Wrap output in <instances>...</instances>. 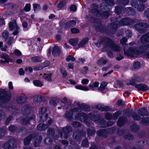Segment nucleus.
Wrapping results in <instances>:
<instances>
[{
	"instance_id": "bb28decb",
	"label": "nucleus",
	"mask_w": 149,
	"mask_h": 149,
	"mask_svg": "<svg viewBox=\"0 0 149 149\" xmlns=\"http://www.w3.org/2000/svg\"><path fill=\"white\" fill-rule=\"evenodd\" d=\"M97 6L95 4H93L91 7L90 12L93 13H95L97 11Z\"/></svg>"
},
{
	"instance_id": "f257e3e1",
	"label": "nucleus",
	"mask_w": 149,
	"mask_h": 149,
	"mask_svg": "<svg viewBox=\"0 0 149 149\" xmlns=\"http://www.w3.org/2000/svg\"><path fill=\"white\" fill-rule=\"evenodd\" d=\"M81 110L80 107H77L71 109L69 112H66L65 116L68 120H72L73 119L79 120L81 122H85L87 119V116L82 113H78Z\"/></svg>"
},
{
	"instance_id": "774afa93",
	"label": "nucleus",
	"mask_w": 149,
	"mask_h": 149,
	"mask_svg": "<svg viewBox=\"0 0 149 149\" xmlns=\"http://www.w3.org/2000/svg\"><path fill=\"white\" fill-rule=\"evenodd\" d=\"M116 104L118 106L123 105L125 104V102L123 101L119 100L118 101Z\"/></svg>"
},
{
	"instance_id": "aec40b11",
	"label": "nucleus",
	"mask_w": 149,
	"mask_h": 149,
	"mask_svg": "<svg viewBox=\"0 0 149 149\" xmlns=\"http://www.w3.org/2000/svg\"><path fill=\"white\" fill-rule=\"evenodd\" d=\"M52 73L44 74L43 75V78L47 81H52Z\"/></svg>"
},
{
	"instance_id": "7ed1b4c3",
	"label": "nucleus",
	"mask_w": 149,
	"mask_h": 149,
	"mask_svg": "<svg viewBox=\"0 0 149 149\" xmlns=\"http://www.w3.org/2000/svg\"><path fill=\"white\" fill-rule=\"evenodd\" d=\"M124 53L125 55L130 57H137L141 52L138 51L136 48H130L128 50L126 51L125 48H123Z\"/></svg>"
},
{
	"instance_id": "0eeeda50",
	"label": "nucleus",
	"mask_w": 149,
	"mask_h": 149,
	"mask_svg": "<svg viewBox=\"0 0 149 149\" xmlns=\"http://www.w3.org/2000/svg\"><path fill=\"white\" fill-rule=\"evenodd\" d=\"M72 128L70 126H68L66 127L62 128L61 130H60L58 132L60 133L62 138H67L68 137L67 134L71 131Z\"/></svg>"
},
{
	"instance_id": "e2e57ef3",
	"label": "nucleus",
	"mask_w": 149,
	"mask_h": 149,
	"mask_svg": "<svg viewBox=\"0 0 149 149\" xmlns=\"http://www.w3.org/2000/svg\"><path fill=\"white\" fill-rule=\"evenodd\" d=\"M24 100L23 97L20 96L18 97L17 100V102L21 104L23 102V101Z\"/></svg>"
},
{
	"instance_id": "5701e85b",
	"label": "nucleus",
	"mask_w": 149,
	"mask_h": 149,
	"mask_svg": "<svg viewBox=\"0 0 149 149\" xmlns=\"http://www.w3.org/2000/svg\"><path fill=\"white\" fill-rule=\"evenodd\" d=\"M78 41V39H72L70 40L69 42L70 45L74 46L77 44Z\"/></svg>"
},
{
	"instance_id": "6e6d98bb",
	"label": "nucleus",
	"mask_w": 149,
	"mask_h": 149,
	"mask_svg": "<svg viewBox=\"0 0 149 149\" xmlns=\"http://www.w3.org/2000/svg\"><path fill=\"white\" fill-rule=\"evenodd\" d=\"M44 141L45 143L47 144H51L52 143V140L49 138H46Z\"/></svg>"
},
{
	"instance_id": "e433bc0d",
	"label": "nucleus",
	"mask_w": 149,
	"mask_h": 149,
	"mask_svg": "<svg viewBox=\"0 0 149 149\" xmlns=\"http://www.w3.org/2000/svg\"><path fill=\"white\" fill-rule=\"evenodd\" d=\"M42 115L43 116L42 117L41 116H39L40 121L42 122L45 121L48 117V115L47 113L42 114Z\"/></svg>"
},
{
	"instance_id": "f704fd0d",
	"label": "nucleus",
	"mask_w": 149,
	"mask_h": 149,
	"mask_svg": "<svg viewBox=\"0 0 149 149\" xmlns=\"http://www.w3.org/2000/svg\"><path fill=\"white\" fill-rule=\"evenodd\" d=\"M42 140V137L40 136H39L38 137V139H37L35 142L34 143V146H38L40 145V142Z\"/></svg>"
},
{
	"instance_id": "4d7b16f0",
	"label": "nucleus",
	"mask_w": 149,
	"mask_h": 149,
	"mask_svg": "<svg viewBox=\"0 0 149 149\" xmlns=\"http://www.w3.org/2000/svg\"><path fill=\"white\" fill-rule=\"evenodd\" d=\"M71 30L72 33H79V29L75 28H72L71 29Z\"/></svg>"
},
{
	"instance_id": "473e14b6",
	"label": "nucleus",
	"mask_w": 149,
	"mask_h": 149,
	"mask_svg": "<svg viewBox=\"0 0 149 149\" xmlns=\"http://www.w3.org/2000/svg\"><path fill=\"white\" fill-rule=\"evenodd\" d=\"M68 1V0H63V1L60 3L58 5V7L59 8L63 7L65 5L66 3Z\"/></svg>"
},
{
	"instance_id": "72a5a7b5",
	"label": "nucleus",
	"mask_w": 149,
	"mask_h": 149,
	"mask_svg": "<svg viewBox=\"0 0 149 149\" xmlns=\"http://www.w3.org/2000/svg\"><path fill=\"white\" fill-rule=\"evenodd\" d=\"M108 131H106L104 130H100L97 132V134L99 136H105L104 135L107 133Z\"/></svg>"
},
{
	"instance_id": "13d9d810",
	"label": "nucleus",
	"mask_w": 149,
	"mask_h": 149,
	"mask_svg": "<svg viewBox=\"0 0 149 149\" xmlns=\"http://www.w3.org/2000/svg\"><path fill=\"white\" fill-rule=\"evenodd\" d=\"M124 138L126 139H127L129 140H131L133 139V136L131 135H127L125 136Z\"/></svg>"
},
{
	"instance_id": "79ce46f5",
	"label": "nucleus",
	"mask_w": 149,
	"mask_h": 149,
	"mask_svg": "<svg viewBox=\"0 0 149 149\" xmlns=\"http://www.w3.org/2000/svg\"><path fill=\"white\" fill-rule=\"evenodd\" d=\"M133 66L135 69H139L140 67V64L139 62H135L133 63Z\"/></svg>"
},
{
	"instance_id": "20e7f679",
	"label": "nucleus",
	"mask_w": 149,
	"mask_h": 149,
	"mask_svg": "<svg viewBox=\"0 0 149 149\" xmlns=\"http://www.w3.org/2000/svg\"><path fill=\"white\" fill-rule=\"evenodd\" d=\"M9 26L10 30H14V31L13 33V34L14 35L17 34L20 30V28L17 25L15 20H12L9 24Z\"/></svg>"
},
{
	"instance_id": "49530a36",
	"label": "nucleus",
	"mask_w": 149,
	"mask_h": 149,
	"mask_svg": "<svg viewBox=\"0 0 149 149\" xmlns=\"http://www.w3.org/2000/svg\"><path fill=\"white\" fill-rule=\"evenodd\" d=\"M13 38L11 37H10L8 38V40H7V43L8 45H10L13 43Z\"/></svg>"
},
{
	"instance_id": "3c124183",
	"label": "nucleus",
	"mask_w": 149,
	"mask_h": 149,
	"mask_svg": "<svg viewBox=\"0 0 149 149\" xmlns=\"http://www.w3.org/2000/svg\"><path fill=\"white\" fill-rule=\"evenodd\" d=\"M25 70L27 73H29L32 72L33 69L30 67H27L25 68Z\"/></svg>"
},
{
	"instance_id": "4468645a",
	"label": "nucleus",
	"mask_w": 149,
	"mask_h": 149,
	"mask_svg": "<svg viewBox=\"0 0 149 149\" xmlns=\"http://www.w3.org/2000/svg\"><path fill=\"white\" fill-rule=\"evenodd\" d=\"M35 118V116L34 115H33L31 116L29 118H26L25 119L22 120L21 121V123L24 125H26L29 123V121L32 120Z\"/></svg>"
},
{
	"instance_id": "603ef678",
	"label": "nucleus",
	"mask_w": 149,
	"mask_h": 149,
	"mask_svg": "<svg viewBox=\"0 0 149 149\" xmlns=\"http://www.w3.org/2000/svg\"><path fill=\"white\" fill-rule=\"evenodd\" d=\"M26 12H28L31 9V5L29 4H26L24 8Z\"/></svg>"
},
{
	"instance_id": "5fc2aeb1",
	"label": "nucleus",
	"mask_w": 149,
	"mask_h": 149,
	"mask_svg": "<svg viewBox=\"0 0 149 149\" xmlns=\"http://www.w3.org/2000/svg\"><path fill=\"white\" fill-rule=\"evenodd\" d=\"M14 5L11 3L7 4L5 6V8H12L14 7Z\"/></svg>"
},
{
	"instance_id": "052dcab7",
	"label": "nucleus",
	"mask_w": 149,
	"mask_h": 149,
	"mask_svg": "<svg viewBox=\"0 0 149 149\" xmlns=\"http://www.w3.org/2000/svg\"><path fill=\"white\" fill-rule=\"evenodd\" d=\"M135 84V80L133 79H132L129 81V82L127 83V84L128 85H134Z\"/></svg>"
},
{
	"instance_id": "338daca9",
	"label": "nucleus",
	"mask_w": 149,
	"mask_h": 149,
	"mask_svg": "<svg viewBox=\"0 0 149 149\" xmlns=\"http://www.w3.org/2000/svg\"><path fill=\"white\" fill-rule=\"evenodd\" d=\"M50 104L53 106H56L57 104V102L54 100H52L50 101Z\"/></svg>"
},
{
	"instance_id": "393cba45",
	"label": "nucleus",
	"mask_w": 149,
	"mask_h": 149,
	"mask_svg": "<svg viewBox=\"0 0 149 149\" xmlns=\"http://www.w3.org/2000/svg\"><path fill=\"white\" fill-rule=\"evenodd\" d=\"M32 136L29 135L28 137L25 138L24 140V144L25 145H27L30 143L31 140L32 138Z\"/></svg>"
},
{
	"instance_id": "412c9836",
	"label": "nucleus",
	"mask_w": 149,
	"mask_h": 149,
	"mask_svg": "<svg viewBox=\"0 0 149 149\" xmlns=\"http://www.w3.org/2000/svg\"><path fill=\"white\" fill-rule=\"evenodd\" d=\"M88 39L85 38L82 39L81 41L79 44L78 46L79 47H83L88 42Z\"/></svg>"
},
{
	"instance_id": "f03ea898",
	"label": "nucleus",
	"mask_w": 149,
	"mask_h": 149,
	"mask_svg": "<svg viewBox=\"0 0 149 149\" xmlns=\"http://www.w3.org/2000/svg\"><path fill=\"white\" fill-rule=\"evenodd\" d=\"M100 43L104 44V50H106L105 48L108 50L111 49L115 52H119L121 50V48L119 46L116 45L111 40L107 37L104 38Z\"/></svg>"
},
{
	"instance_id": "864d4df0",
	"label": "nucleus",
	"mask_w": 149,
	"mask_h": 149,
	"mask_svg": "<svg viewBox=\"0 0 149 149\" xmlns=\"http://www.w3.org/2000/svg\"><path fill=\"white\" fill-rule=\"evenodd\" d=\"M61 72L63 77H65L67 75V73L65 69L62 68L61 69Z\"/></svg>"
},
{
	"instance_id": "37998d69",
	"label": "nucleus",
	"mask_w": 149,
	"mask_h": 149,
	"mask_svg": "<svg viewBox=\"0 0 149 149\" xmlns=\"http://www.w3.org/2000/svg\"><path fill=\"white\" fill-rule=\"evenodd\" d=\"M121 113L122 112L121 111H119L116 112L113 115V118H114V119H116L117 118L118 116L121 114Z\"/></svg>"
},
{
	"instance_id": "8fccbe9b",
	"label": "nucleus",
	"mask_w": 149,
	"mask_h": 149,
	"mask_svg": "<svg viewBox=\"0 0 149 149\" xmlns=\"http://www.w3.org/2000/svg\"><path fill=\"white\" fill-rule=\"evenodd\" d=\"M82 146L84 147H86L88 145V143L87 139H84L82 143Z\"/></svg>"
},
{
	"instance_id": "a211bd4d",
	"label": "nucleus",
	"mask_w": 149,
	"mask_h": 149,
	"mask_svg": "<svg viewBox=\"0 0 149 149\" xmlns=\"http://www.w3.org/2000/svg\"><path fill=\"white\" fill-rule=\"evenodd\" d=\"M126 120L125 118L121 117L118 120L117 122V125L119 126H121L125 124Z\"/></svg>"
},
{
	"instance_id": "ddd939ff",
	"label": "nucleus",
	"mask_w": 149,
	"mask_h": 149,
	"mask_svg": "<svg viewBox=\"0 0 149 149\" xmlns=\"http://www.w3.org/2000/svg\"><path fill=\"white\" fill-rule=\"evenodd\" d=\"M61 52L60 48L57 46H54L52 52L53 55L54 56H57Z\"/></svg>"
},
{
	"instance_id": "bf43d9fd",
	"label": "nucleus",
	"mask_w": 149,
	"mask_h": 149,
	"mask_svg": "<svg viewBox=\"0 0 149 149\" xmlns=\"http://www.w3.org/2000/svg\"><path fill=\"white\" fill-rule=\"evenodd\" d=\"M77 7L74 5H72L70 7V10L71 11L75 12L77 10Z\"/></svg>"
},
{
	"instance_id": "de8ad7c7",
	"label": "nucleus",
	"mask_w": 149,
	"mask_h": 149,
	"mask_svg": "<svg viewBox=\"0 0 149 149\" xmlns=\"http://www.w3.org/2000/svg\"><path fill=\"white\" fill-rule=\"evenodd\" d=\"M132 116L133 119L135 120H139L140 118V117L135 113L132 115Z\"/></svg>"
},
{
	"instance_id": "f3484780",
	"label": "nucleus",
	"mask_w": 149,
	"mask_h": 149,
	"mask_svg": "<svg viewBox=\"0 0 149 149\" xmlns=\"http://www.w3.org/2000/svg\"><path fill=\"white\" fill-rule=\"evenodd\" d=\"M124 11L129 15H133L135 13V11L131 8L129 7L124 9Z\"/></svg>"
},
{
	"instance_id": "09e8293b",
	"label": "nucleus",
	"mask_w": 149,
	"mask_h": 149,
	"mask_svg": "<svg viewBox=\"0 0 149 149\" xmlns=\"http://www.w3.org/2000/svg\"><path fill=\"white\" fill-rule=\"evenodd\" d=\"M14 54L17 56H19L21 55L22 53L18 49H15L14 51Z\"/></svg>"
},
{
	"instance_id": "9d476101",
	"label": "nucleus",
	"mask_w": 149,
	"mask_h": 149,
	"mask_svg": "<svg viewBox=\"0 0 149 149\" xmlns=\"http://www.w3.org/2000/svg\"><path fill=\"white\" fill-rule=\"evenodd\" d=\"M14 142V141L11 140L9 142L7 143L4 145L3 148L6 149H8L15 147L16 145H15Z\"/></svg>"
},
{
	"instance_id": "680f3d73",
	"label": "nucleus",
	"mask_w": 149,
	"mask_h": 149,
	"mask_svg": "<svg viewBox=\"0 0 149 149\" xmlns=\"http://www.w3.org/2000/svg\"><path fill=\"white\" fill-rule=\"evenodd\" d=\"M16 129V127L13 125L9 127V130L11 132H14Z\"/></svg>"
},
{
	"instance_id": "58836bf2",
	"label": "nucleus",
	"mask_w": 149,
	"mask_h": 149,
	"mask_svg": "<svg viewBox=\"0 0 149 149\" xmlns=\"http://www.w3.org/2000/svg\"><path fill=\"white\" fill-rule=\"evenodd\" d=\"M31 60L33 62L40 61H41V58L38 56L32 57L31 58Z\"/></svg>"
},
{
	"instance_id": "a19ab883",
	"label": "nucleus",
	"mask_w": 149,
	"mask_h": 149,
	"mask_svg": "<svg viewBox=\"0 0 149 149\" xmlns=\"http://www.w3.org/2000/svg\"><path fill=\"white\" fill-rule=\"evenodd\" d=\"M3 37L5 39H7L8 36V33L7 31H4L2 33Z\"/></svg>"
},
{
	"instance_id": "2f4dec72",
	"label": "nucleus",
	"mask_w": 149,
	"mask_h": 149,
	"mask_svg": "<svg viewBox=\"0 0 149 149\" xmlns=\"http://www.w3.org/2000/svg\"><path fill=\"white\" fill-rule=\"evenodd\" d=\"M75 87L77 89L82 90L86 91H88L89 90L87 87L83 86L81 85L76 86Z\"/></svg>"
},
{
	"instance_id": "b1692460",
	"label": "nucleus",
	"mask_w": 149,
	"mask_h": 149,
	"mask_svg": "<svg viewBox=\"0 0 149 149\" xmlns=\"http://www.w3.org/2000/svg\"><path fill=\"white\" fill-rule=\"evenodd\" d=\"M107 62V60L102 58L99 60L97 61V64L100 66H102L105 65Z\"/></svg>"
},
{
	"instance_id": "dca6fc26",
	"label": "nucleus",
	"mask_w": 149,
	"mask_h": 149,
	"mask_svg": "<svg viewBox=\"0 0 149 149\" xmlns=\"http://www.w3.org/2000/svg\"><path fill=\"white\" fill-rule=\"evenodd\" d=\"M141 42L143 43L149 42V33L145 34L142 37L141 39Z\"/></svg>"
},
{
	"instance_id": "2eb2a0df",
	"label": "nucleus",
	"mask_w": 149,
	"mask_h": 149,
	"mask_svg": "<svg viewBox=\"0 0 149 149\" xmlns=\"http://www.w3.org/2000/svg\"><path fill=\"white\" fill-rule=\"evenodd\" d=\"M76 24V22L74 20H72L68 22L65 24V27L66 28H69L70 27H72Z\"/></svg>"
},
{
	"instance_id": "a18cd8bd",
	"label": "nucleus",
	"mask_w": 149,
	"mask_h": 149,
	"mask_svg": "<svg viewBox=\"0 0 149 149\" xmlns=\"http://www.w3.org/2000/svg\"><path fill=\"white\" fill-rule=\"evenodd\" d=\"M127 41V39L125 37L123 38L120 40V42L122 45L124 44L125 46H127V45L125 43V42Z\"/></svg>"
},
{
	"instance_id": "1a4fd4ad",
	"label": "nucleus",
	"mask_w": 149,
	"mask_h": 149,
	"mask_svg": "<svg viewBox=\"0 0 149 149\" xmlns=\"http://www.w3.org/2000/svg\"><path fill=\"white\" fill-rule=\"evenodd\" d=\"M131 4L132 6L135 8H136L138 6L137 10L139 11H143L144 9V6L143 5L141 4L138 6L137 4V2L135 0H132L131 2Z\"/></svg>"
},
{
	"instance_id": "cd10ccee",
	"label": "nucleus",
	"mask_w": 149,
	"mask_h": 149,
	"mask_svg": "<svg viewBox=\"0 0 149 149\" xmlns=\"http://www.w3.org/2000/svg\"><path fill=\"white\" fill-rule=\"evenodd\" d=\"M1 92H0V100L2 99H4L6 101L9 100L11 98V95L10 94L7 95L6 94L5 95V97H2L1 95Z\"/></svg>"
},
{
	"instance_id": "6ab92c4d",
	"label": "nucleus",
	"mask_w": 149,
	"mask_h": 149,
	"mask_svg": "<svg viewBox=\"0 0 149 149\" xmlns=\"http://www.w3.org/2000/svg\"><path fill=\"white\" fill-rule=\"evenodd\" d=\"M96 107L97 109L102 111H108L109 110L108 107H104L103 105L101 104H98L96 106Z\"/></svg>"
},
{
	"instance_id": "7c9ffc66",
	"label": "nucleus",
	"mask_w": 149,
	"mask_h": 149,
	"mask_svg": "<svg viewBox=\"0 0 149 149\" xmlns=\"http://www.w3.org/2000/svg\"><path fill=\"white\" fill-rule=\"evenodd\" d=\"M46 111V108L43 107L41 108L39 111V116H41V117L43 116L42 114H46L45 112Z\"/></svg>"
},
{
	"instance_id": "ea45409f",
	"label": "nucleus",
	"mask_w": 149,
	"mask_h": 149,
	"mask_svg": "<svg viewBox=\"0 0 149 149\" xmlns=\"http://www.w3.org/2000/svg\"><path fill=\"white\" fill-rule=\"evenodd\" d=\"M33 7L35 11L38 10L40 9V5L37 4H33Z\"/></svg>"
},
{
	"instance_id": "c756f323",
	"label": "nucleus",
	"mask_w": 149,
	"mask_h": 149,
	"mask_svg": "<svg viewBox=\"0 0 149 149\" xmlns=\"http://www.w3.org/2000/svg\"><path fill=\"white\" fill-rule=\"evenodd\" d=\"M107 85L106 82H102L100 84V87L98 88L99 90L100 91H103Z\"/></svg>"
},
{
	"instance_id": "69168bd1",
	"label": "nucleus",
	"mask_w": 149,
	"mask_h": 149,
	"mask_svg": "<svg viewBox=\"0 0 149 149\" xmlns=\"http://www.w3.org/2000/svg\"><path fill=\"white\" fill-rule=\"evenodd\" d=\"M145 16L149 20V9L146 10L145 12Z\"/></svg>"
},
{
	"instance_id": "c9c22d12",
	"label": "nucleus",
	"mask_w": 149,
	"mask_h": 149,
	"mask_svg": "<svg viewBox=\"0 0 149 149\" xmlns=\"http://www.w3.org/2000/svg\"><path fill=\"white\" fill-rule=\"evenodd\" d=\"M66 61L67 62L72 61L74 62L75 60V59L71 55H69L66 58Z\"/></svg>"
},
{
	"instance_id": "c85d7f7f",
	"label": "nucleus",
	"mask_w": 149,
	"mask_h": 149,
	"mask_svg": "<svg viewBox=\"0 0 149 149\" xmlns=\"http://www.w3.org/2000/svg\"><path fill=\"white\" fill-rule=\"evenodd\" d=\"M47 128V126L43 124H40L38 126V129L39 130H44Z\"/></svg>"
},
{
	"instance_id": "423d86ee",
	"label": "nucleus",
	"mask_w": 149,
	"mask_h": 149,
	"mask_svg": "<svg viewBox=\"0 0 149 149\" xmlns=\"http://www.w3.org/2000/svg\"><path fill=\"white\" fill-rule=\"evenodd\" d=\"M0 57L2 59L0 61L2 63H8L10 62H12L13 61V60L8 54L3 52H0Z\"/></svg>"
},
{
	"instance_id": "a878e982",
	"label": "nucleus",
	"mask_w": 149,
	"mask_h": 149,
	"mask_svg": "<svg viewBox=\"0 0 149 149\" xmlns=\"http://www.w3.org/2000/svg\"><path fill=\"white\" fill-rule=\"evenodd\" d=\"M147 111L144 108H143L139 110L138 111V113L140 115L142 116H147Z\"/></svg>"
},
{
	"instance_id": "6e6552de",
	"label": "nucleus",
	"mask_w": 149,
	"mask_h": 149,
	"mask_svg": "<svg viewBox=\"0 0 149 149\" xmlns=\"http://www.w3.org/2000/svg\"><path fill=\"white\" fill-rule=\"evenodd\" d=\"M148 24L144 23H140L134 25V27L136 29L138 30L141 33L142 32L143 30L145 28L148 27Z\"/></svg>"
},
{
	"instance_id": "9b49d317",
	"label": "nucleus",
	"mask_w": 149,
	"mask_h": 149,
	"mask_svg": "<svg viewBox=\"0 0 149 149\" xmlns=\"http://www.w3.org/2000/svg\"><path fill=\"white\" fill-rule=\"evenodd\" d=\"M135 87L138 90L143 91H147L149 89L147 85L143 84L136 85L135 86Z\"/></svg>"
},
{
	"instance_id": "4be33fe9",
	"label": "nucleus",
	"mask_w": 149,
	"mask_h": 149,
	"mask_svg": "<svg viewBox=\"0 0 149 149\" xmlns=\"http://www.w3.org/2000/svg\"><path fill=\"white\" fill-rule=\"evenodd\" d=\"M33 84L36 86L41 87L43 85V83L38 80H35L33 81Z\"/></svg>"
},
{
	"instance_id": "f8f14e48",
	"label": "nucleus",
	"mask_w": 149,
	"mask_h": 149,
	"mask_svg": "<svg viewBox=\"0 0 149 149\" xmlns=\"http://www.w3.org/2000/svg\"><path fill=\"white\" fill-rule=\"evenodd\" d=\"M32 108L28 105L24 106L22 109V113L24 115H27V113H30L32 110Z\"/></svg>"
},
{
	"instance_id": "c03bdc74",
	"label": "nucleus",
	"mask_w": 149,
	"mask_h": 149,
	"mask_svg": "<svg viewBox=\"0 0 149 149\" xmlns=\"http://www.w3.org/2000/svg\"><path fill=\"white\" fill-rule=\"evenodd\" d=\"M22 26L24 28V30L25 31H27L28 30V29L27 28L28 24V23L25 21H24L22 22Z\"/></svg>"
},
{
	"instance_id": "4c0bfd02",
	"label": "nucleus",
	"mask_w": 149,
	"mask_h": 149,
	"mask_svg": "<svg viewBox=\"0 0 149 149\" xmlns=\"http://www.w3.org/2000/svg\"><path fill=\"white\" fill-rule=\"evenodd\" d=\"M89 117H90V119H91L93 121H97L98 120L99 118L97 117V116L96 115H91V114L88 115Z\"/></svg>"
},
{
	"instance_id": "39448f33",
	"label": "nucleus",
	"mask_w": 149,
	"mask_h": 149,
	"mask_svg": "<svg viewBox=\"0 0 149 149\" xmlns=\"http://www.w3.org/2000/svg\"><path fill=\"white\" fill-rule=\"evenodd\" d=\"M137 20H133L129 18H126L122 19L119 22V24L116 25L114 24L113 26L114 28L120 27V26H123L125 25H132L136 22Z\"/></svg>"
},
{
	"instance_id": "0e129e2a",
	"label": "nucleus",
	"mask_w": 149,
	"mask_h": 149,
	"mask_svg": "<svg viewBox=\"0 0 149 149\" xmlns=\"http://www.w3.org/2000/svg\"><path fill=\"white\" fill-rule=\"evenodd\" d=\"M115 11L116 13H117L119 15L121 11V9L120 8L118 7H116L115 8Z\"/></svg>"
}]
</instances>
